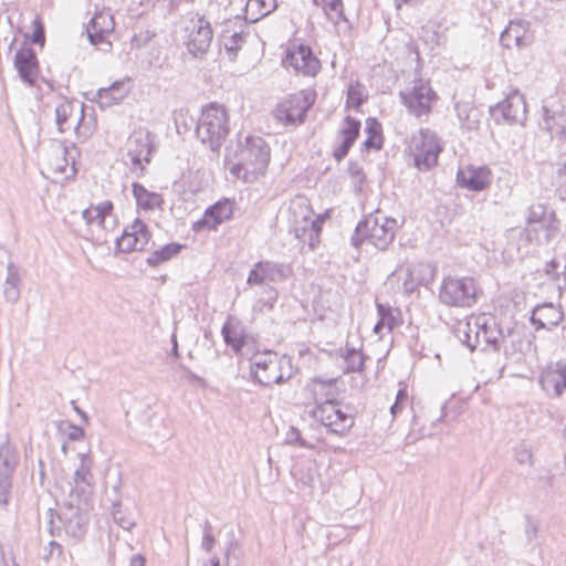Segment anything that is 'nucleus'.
<instances>
[{"mask_svg": "<svg viewBox=\"0 0 566 566\" xmlns=\"http://www.w3.org/2000/svg\"><path fill=\"white\" fill-rule=\"evenodd\" d=\"M13 66L24 84L31 87L35 86L40 66L35 51L28 45L27 41L15 52Z\"/></svg>", "mask_w": 566, "mask_h": 566, "instance_id": "f3484780", "label": "nucleus"}, {"mask_svg": "<svg viewBox=\"0 0 566 566\" xmlns=\"http://www.w3.org/2000/svg\"><path fill=\"white\" fill-rule=\"evenodd\" d=\"M323 1L325 3L324 11L328 18H331L329 12H334V13H336L337 21L338 20L347 21L345 13H344L343 0H323Z\"/></svg>", "mask_w": 566, "mask_h": 566, "instance_id": "603ef678", "label": "nucleus"}, {"mask_svg": "<svg viewBox=\"0 0 566 566\" xmlns=\"http://www.w3.org/2000/svg\"><path fill=\"white\" fill-rule=\"evenodd\" d=\"M442 151L437 136L429 129H421L420 137L413 139V165L419 170H430L438 164L439 154Z\"/></svg>", "mask_w": 566, "mask_h": 566, "instance_id": "f8f14e48", "label": "nucleus"}, {"mask_svg": "<svg viewBox=\"0 0 566 566\" xmlns=\"http://www.w3.org/2000/svg\"><path fill=\"white\" fill-rule=\"evenodd\" d=\"M87 39L91 44L95 46H101L103 51H109L112 49L111 41L107 40L111 32H104L101 29H91V27H86Z\"/></svg>", "mask_w": 566, "mask_h": 566, "instance_id": "a18cd8bd", "label": "nucleus"}, {"mask_svg": "<svg viewBox=\"0 0 566 566\" xmlns=\"http://www.w3.org/2000/svg\"><path fill=\"white\" fill-rule=\"evenodd\" d=\"M239 543L232 535L231 539L227 543L226 551H224V559L228 564L230 560V556L234 553V551L238 548Z\"/></svg>", "mask_w": 566, "mask_h": 566, "instance_id": "774afa93", "label": "nucleus"}, {"mask_svg": "<svg viewBox=\"0 0 566 566\" xmlns=\"http://www.w3.org/2000/svg\"><path fill=\"white\" fill-rule=\"evenodd\" d=\"M360 120L355 117L346 116L343 126L338 130V136L342 142L333 149V157L337 163H340L349 153L353 145L356 143L360 135Z\"/></svg>", "mask_w": 566, "mask_h": 566, "instance_id": "aec40b11", "label": "nucleus"}, {"mask_svg": "<svg viewBox=\"0 0 566 566\" xmlns=\"http://www.w3.org/2000/svg\"><path fill=\"white\" fill-rule=\"evenodd\" d=\"M133 196L137 206L143 210H154L165 203L163 196L158 192L147 190L142 184L134 182L132 186Z\"/></svg>", "mask_w": 566, "mask_h": 566, "instance_id": "c756f323", "label": "nucleus"}, {"mask_svg": "<svg viewBox=\"0 0 566 566\" xmlns=\"http://www.w3.org/2000/svg\"><path fill=\"white\" fill-rule=\"evenodd\" d=\"M188 52L196 59H203L208 53L212 39L213 30L206 15L196 13L192 15L186 27Z\"/></svg>", "mask_w": 566, "mask_h": 566, "instance_id": "9d476101", "label": "nucleus"}, {"mask_svg": "<svg viewBox=\"0 0 566 566\" xmlns=\"http://www.w3.org/2000/svg\"><path fill=\"white\" fill-rule=\"evenodd\" d=\"M195 132L198 139L208 145L211 151L219 153L230 132L226 108L217 103L208 104L196 120Z\"/></svg>", "mask_w": 566, "mask_h": 566, "instance_id": "20e7f679", "label": "nucleus"}, {"mask_svg": "<svg viewBox=\"0 0 566 566\" xmlns=\"http://www.w3.org/2000/svg\"><path fill=\"white\" fill-rule=\"evenodd\" d=\"M277 297L279 292L274 286L270 284L262 286L261 295L253 304V312L264 313L272 311L277 302Z\"/></svg>", "mask_w": 566, "mask_h": 566, "instance_id": "c9c22d12", "label": "nucleus"}, {"mask_svg": "<svg viewBox=\"0 0 566 566\" xmlns=\"http://www.w3.org/2000/svg\"><path fill=\"white\" fill-rule=\"evenodd\" d=\"M399 96L408 112L416 117L429 115L432 104L438 99L430 83L422 78L415 80L413 85L406 91H400Z\"/></svg>", "mask_w": 566, "mask_h": 566, "instance_id": "1a4fd4ad", "label": "nucleus"}, {"mask_svg": "<svg viewBox=\"0 0 566 566\" xmlns=\"http://www.w3.org/2000/svg\"><path fill=\"white\" fill-rule=\"evenodd\" d=\"M364 85L356 81L350 83L347 90L346 108H354L358 111L366 102L367 95L364 93Z\"/></svg>", "mask_w": 566, "mask_h": 566, "instance_id": "58836bf2", "label": "nucleus"}, {"mask_svg": "<svg viewBox=\"0 0 566 566\" xmlns=\"http://www.w3.org/2000/svg\"><path fill=\"white\" fill-rule=\"evenodd\" d=\"M189 122H190V124H188V123H187V117H186L182 113L178 114V115L175 117V123H176L177 132H178L179 134H181V133H182V132H181V128H180V127H181V125L184 126L185 132H187V130L191 129V127H192V125H193V124L196 125V122H195V119H193V118H191V117H190V118H189Z\"/></svg>", "mask_w": 566, "mask_h": 566, "instance_id": "052dcab7", "label": "nucleus"}, {"mask_svg": "<svg viewBox=\"0 0 566 566\" xmlns=\"http://www.w3.org/2000/svg\"><path fill=\"white\" fill-rule=\"evenodd\" d=\"M129 93L124 81H115L108 87H101L97 91L98 103L102 108L120 103Z\"/></svg>", "mask_w": 566, "mask_h": 566, "instance_id": "cd10ccee", "label": "nucleus"}, {"mask_svg": "<svg viewBox=\"0 0 566 566\" xmlns=\"http://www.w3.org/2000/svg\"><path fill=\"white\" fill-rule=\"evenodd\" d=\"M21 276L19 268L9 262L7 265V277L4 281L3 295L7 302L17 303L20 298Z\"/></svg>", "mask_w": 566, "mask_h": 566, "instance_id": "473e14b6", "label": "nucleus"}, {"mask_svg": "<svg viewBox=\"0 0 566 566\" xmlns=\"http://www.w3.org/2000/svg\"><path fill=\"white\" fill-rule=\"evenodd\" d=\"M92 478L90 467L82 462L75 470L74 485L71 488L69 495H77L80 501L87 502L93 492Z\"/></svg>", "mask_w": 566, "mask_h": 566, "instance_id": "bb28decb", "label": "nucleus"}, {"mask_svg": "<svg viewBox=\"0 0 566 566\" xmlns=\"http://www.w3.org/2000/svg\"><path fill=\"white\" fill-rule=\"evenodd\" d=\"M365 132L367 134V138L363 143V147L366 150H380L384 146V135L382 126L379 120L375 117H368L366 119Z\"/></svg>", "mask_w": 566, "mask_h": 566, "instance_id": "72a5a7b5", "label": "nucleus"}, {"mask_svg": "<svg viewBox=\"0 0 566 566\" xmlns=\"http://www.w3.org/2000/svg\"><path fill=\"white\" fill-rule=\"evenodd\" d=\"M557 191L566 200V161L556 171Z\"/></svg>", "mask_w": 566, "mask_h": 566, "instance_id": "864d4df0", "label": "nucleus"}, {"mask_svg": "<svg viewBox=\"0 0 566 566\" xmlns=\"http://www.w3.org/2000/svg\"><path fill=\"white\" fill-rule=\"evenodd\" d=\"M248 29L249 27L245 24V22H241L239 31L234 30L233 32H230L229 29H224L221 32L220 42L223 45L228 59L231 62L237 60L239 50L247 42V36L249 35Z\"/></svg>", "mask_w": 566, "mask_h": 566, "instance_id": "b1692460", "label": "nucleus"}, {"mask_svg": "<svg viewBox=\"0 0 566 566\" xmlns=\"http://www.w3.org/2000/svg\"><path fill=\"white\" fill-rule=\"evenodd\" d=\"M541 127L548 132L552 137H556L559 142H566V113L552 112L543 106V119Z\"/></svg>", "mask_w": 566, "mask_h": 566, "instance_id": "393cba45", "label": "nucleus"}, {"mask_svg": "<svg viewBox=\"0 0 566 566\" xmlns=\"http://www.w3.org/2000/svg\"><path fill=\"white\" fill-rule=\"evenodd\" d=\"M179 368L184 371V374L186 376V379L189 382L196 384V385H198L201 388H206L207 387L206 379L200 377L199 375L195 374L193 371H191L186 365L180 364Z\"/></svg>", "mask_w": 566, "mask_h": 566, "instance_id": "13d9d810", "label": "nucleus"}, {"mask_svg": "<svg viewBox=\"0 0 566 566\" xmlns=\"http://www.w3.org/2000/svg\"><path fill=\"white\" fill-rule=\"evenodd\" d=\"M87 27H91V29L96 28L97 30L101 29L104 32H113L114 31V20L113 15L108 12H96L93 18L90 20Z\"/></svg>", "mask_w": 566, "mask_h": 566, "instance_id": "c03bdc74", "label": "nucleus"}, {"mask_svg": "<svg viewBox=\"0 0 566 566\" xmlns=\"http://www.w3.org/2000/svg\"><path fill=\"white\" fill-rule=\"evenodd\" d=\"M398 229L397 220L386 217L377 210L365 216L356 226L350 243L359 249L364 243H369L379 251L388 250Z\"/></svg>", "mask_w": 566, "mask_h": 566, "instance_id": "f03ea898", "label": "nucleus"}, {"mask_svg": "<svg viewBox=\"0 0 566 566\" xmlns=\"http://www.w3.org/2000/svg\"><path fill=\"white\" fill-rule=\"evenodd\" d=\"M46 549H48V552H46V553L43 555V557H42V558H43L44 560H46V562H48L50 558H52V556H53L54 552H56V555H57V556L62 555V553H63V547H62V545H61V544H59V543H57V542H55V541H51V542L49 543V545H48V548H46Z\"/></svg>", "mask_w": 566, "mask_h": 566, "instance_id": "0e129e2a", "label": "nucleus"}, {"mask_svg": "<svg viewBox=\"0 0 566 566\" xmlns=\"http://www.w3.org/2000/svg\"><path fill=\"white\" fill-rule=\"evenodd\" d=\"M134 166H139L144 170L142 161L149 163L151 156V147L148 137L142 135L136 136L129 140L128 153Z\"/></svg>", "mask_w": 566, "mask_h": 566, "instance_id": "c85d7f7f", "label": "nucleus"}, {"mask_svg": "<svg viewBox=\"0 0 566 566\" xmlns=\"http://www.w3.org/2000/svg\"><path fill=\"white\" fill-rule=\"evenodd\" d=\"M19 457L9 437L0 444V505L7 506L12 489V475L17 469Z\"/></svg>", "mask_w": 566, "mask_h": 566, "instance_id": "ddd939ff", "label": "nucleus"}, {"mask_svg": "<svg viewBox=\"0 0 566 566\" xmlns=\"http://www.w3.org/2000/svg\"><path fill=\"white\" fill-rule=\"evenodd\" d=\"M285 441L287 444L298 446L301 448H314V446L303 439L301 431L296 427H291L286 432Z\"/></svg>", "mask_w": 566, "mask_h": 566, "instance_id": "8fccbe9b", "label": "nucleus"}, {"mask_svg": "<svg viewBox=\"0 0 566 566\" xmlns=\"http://www.w3.org/2000/svg\"><path fill=\"white\" fill-rule=\"evenodd\" d=\"M271 151L268 143L260 136H247L244 142H239L231 153L227 149L226 159L233 165L230 174L244 181H252L258 176L264 175L270 163Z\"/></svg>", "mask_w": 566, "mask_h": 566, "instance_id": "f257e3e1", "label": "nucleus"}, {"mask_svg": "<svg viewBox=\"0 0 566 566\" xmlns=\"http://www.w3.org/2000/svg\"><path fill=\"white\" fill-rule=\"evenodd\" d=\"M544 272L553 280H558L560 273L558 272V262L555 259L545 263Z\"/></svg>", "mask_w": 566, "mask_h": 566, "instance_id": "680f3d73", "label": "nucleus"}, {"mask_svg": "<svg viewBox=\"0 0 566 566\" xmlns=\"http://www.w3.org/2000/svg\"><path fill=\"white\" fill-rule=\"evenodd\" d=\"M114 209V205L111 200H105L96 206L91 205L88 208L82 211V218L86 224L91 226L97 223L98 227L105 229L106 217L111 216Z\"/></svg>", "mask_w": 566, "mask_h": 566, "instance_id": "2f4dec72", "label": "nucleus"}, {"mask_svg": "<svg viewBox=\"0 0 566 566\" xmlns=\"http://www.w3.org/2000/svg\"><path fill=\"white\" fill-rule=\"evenodd\" d=\"M233 206L234 202L230 199L223 198L218 200L205 210L202 218L192 224V230L195 232L217 230L221 223L232 218Z\"/></svg>", "mask_w": 566, "mask_h": 566, "instance_id": "a211bd4d", "label": "nucleus"}, {"mask_svg": "<svg viewBox=\"0 0 566 566\" xmlns=\"http://www.w3.org/2000/svg\"><path fill=\"white\" fill-rule=\"evenodd\" d=\"M475 325L472 326L470 322L460 323L457 328L458 338L464 344L471 352L475 350L480 343H475Z\"/></svg>", "mask_w": 566, "mask_h": 566, "instance_id": "79ce46f5", "label": "nucleus"}, {"mask_svg": "<svg viewBox=\"0 0 566 566\" xmlns=\"http://www.w3.org/2000/svg\"><path fill=\"white\" fill-rule=\"evenodd\" d=\"M314 102L313 94L300 91L280 102L272 114L276 120L284 125H300L305 122L307 112Z\"/></svg>", "mask_w": 566, "mask_h": 566, "instance_id": "6e6552de", "label": "nucleus"}, {"mask_svg": "<svg viewBox=\"0 0 566 566\" xmlns=\"http://www.w3.org/2000/svg\"><path fill=\"white\" fill-rule=\"evenodd\" d=\"M311 415L328 433L338 437L346 436L355 424L354 416L343 410L342 402L332 391L326 392L324 397L315 396V407Z\"/></svg>", "mask_w": 566, "mask_h": 566, "instance_id": "39448f33", "label": "nucleus"}, {"mask_svg": "<svg viewBox=\"0 0 566 566\" xmlns=\"http://www.w3.org/2000/svg\"><path fill=\"white\" fill-rule=\"evenodd\" d=\"M548 208L545 205L537 203L528 209L526 217L527 223H544L546 221Z\"/></svg>", "mask_w": 566, "mask_h": 566, "instance_id": "09e8293b", "label": "nucleus"}, {"mask_svg": "<svg viewBox=\"0 0 566 566\" xmlns=\"http://www.w3.org/2000/svg\"><path fill=\"white\" fill-rule=\"evenodd\" d=\"M251 376L263 387L273 384L282 385L290 380L294 374L292 357L280 355L273 350L255 353L250 359Z\"/></svg>", "mask_w": 566, "mask_h": 566, "instance_id": "7ed1b4c3", "label": "nucleus"}, {"mask_svg": "<svg viewBox=\"0 0 566 566\" xmlns=\"http://www.w3.org/2000/svg\"><path fill=\"white\" fill-rule=\"evenodd\" d=\"M147 243H143L137 237L129 235L128 230L125 229L122 237L116 240V247L120 252L129 253L132 251L145 250Z\"/></svg>", "mask_w": 566, "mask_h": 566, "instance_id": "a19ab883", "label": "nucleus"}, {"mask_svg": "<svg viewBox=\"0 0 566 566\" xmlns=\"http://www.w3.org/2000/svg\"><path fill=\"white\" fill-rule=\"evenodd\" d=\"M87 502L80 501L77 495H67L61 513L57 515L62 531L75 541L82 539L87 531Z\"/></svg>", "mask_w": 566, "mask_h": 566, "instance_id": "0eeeda50", "label": "nucleus"}, {"mask_svg": "<svg viewBox=\"0 0 566 566\" xmlns=\"http://www.w3.org/2000/svg\"><path fill=\"white\" fill-rule=\"evenodd\" d=\"M32 25L33 32L30 36L28 34L25 35L27 40H30L33 44L43 46L45 42V32L42 22L39 18H35L32 22Z\"/></svg>", "mask_w": 566, "mask_h": 566, "instance_id": "3c124183", "label": "nucleus"}, {"mask_svg": "<svg viewBox=\"0 0 566 566\" xmlns=\"http://www.w3.org/2000/svg\"><path fill=\"white\" fill-rule=\"evenodd\" d=\"M314 229L317 231V233H321V221L318 219L311 220L310 222L306 221V224L304 227H302L301 229L296 228L295 229V231H296L295 235L298 239H304L305 240L306 232H310V231H312Z\"/></svg>", "mask_w": 566, "mask_h": 566, "instance_id": "bf43d9fd", "label": "nucleus"}, {"mask_svg": "<svg viewBox=\"0 0 566 566\" xmlns=\"http://www.w3.org/2000/svg\"><path fill=\"white\" fill-rule=\"evenodd\" d=\"M74 111H76V105L72 102H63L55 108V122L60 133L65 132L64 125L72 117Z\"/></svg>", "mask_w": 566, "mask_h": 566, "instance_id": "37998d69", "label": "nucleus"}, {"mask_svg": "<svg viewBox=\"0 0 566 566\" xmlns=\"http://www.w3.org/2000/svg\"><path fill=\"white\" fill-rule=\"evenodd\" d=\"M564 318V312L553 303H543L532 311L531 324L538 329H548L557 326Z\"/></svg>", "mask_w": 566, "mask_h": 566, "instance_id": "5701e85b", "label": "nucleus"}, {"mask_svg": "<svg viewBox=\"0 0 566 566\" xmlns=\"http://www.w3.org/2000/svg\"><path fill=\"white\" fill-rule=\"evenodd\" d=\"M112 516H113L114 522L124 530L129 531L136 525V523L134 521L129 520L126 516L125 511L122 507V503H120L119 499H116L113 501Z\"/></svg>", "mask_w": 566, "mask_h": 566, "instance_id": "49530a36", "label": "nucleus"}, {"mask_svg": "<svg viewBox=\"0 0 566 566\" xmlns=\"http://www.w3.org/2000/svg\"><path fill=\"white\" fill-rule=\"evenodd\" d=\"M539 384L546 392L553 390L554 397H560L566 389V361L559 360L546 368L539 376Z\"/></svg>", "mask_w": 566, "mask_h": 566, "instance_id": "4be33fe9", "label": "nucleus"}, {"mask_svg": "<svg viewBox=\"0 0 566 566\" xmlns=\"http://www.w3.org/2000/svg\"><path fill=\"white\" fill-rule=\"evenodd\" d=\"M515 459L520 464H525V463H527L528 465L534 464L533 453L525 446H522L521 448L516 449Z\"/></svg>", "mask_w": 566, "mask_h": 566, "instance_id": "4d7b16f0", "label": "nucleus"}, {"mask_svg": "<svg viewBox=\"0 0 566 566\" xmlns=\"http://www.w3.org/2000/svg\"><path fill=\"white\" fill-rule=\"evenodd\" d=\"M48 515H49V522H48V531L49 533L52 535V536H61V533H62V524H59L56 525L55 524V517L57 518V515H60V513H57L54 509H49L48 510Z\"/></svg>", "mask_w": 566, "mask_h": 566, "instance_id": "6e6d98bb", "label": "nucleus"}, {"mask_svg": "<svg viewBox=\"0 0 566 566\" xmlns=\"http://www.w3.org/2000/svg\"><path fill=\"white\" fill-rule=\"evenodd\" d=\"M221 335L227 346H229L235 355L242 353L243 347L247 345V332L239 322L233 323L228 318L221 328Z\"/></svg>", "mask_w": 566, "mask_h": 566, "instance_id": "a878e982", "label": "nucleus"}, {"mask_svg": "<svg viewBox=\"0 0 566 566\" xmlns=\"http://www.w3.org/2000/svg\"><path fill=\"white\" fill-rule=\"evenodd\" d=\"M475 343L483 342L494 352H500L502 343H505V331L500 327L494 318H481L475 321Z\"/></svg>", "mask_w": 566, "mask_h": 566, "instance_id": "412c9836", "label": "nucleus"}, {"mask_svg": "<svg viewBox=\"0 0 566 566\" xmlns=\"http://www.w3.org/2000/svg\"><path fill=\"white\" fill-rule=\"evenodd\" d=\"M493 174L488 166L469 164L457 171V185L473 192L488 189L492 182Z\"/></svg>", "mask_w": 566, "mask_h": 566, "instance_id": "2eb2a0df", "label": "nucleus"}, {"mask_svg": "<svg viewBox=\"0 0 566 566\" xmlns=\"http://www.w3.org/2000/svg\"><path fill=\"white\" fill-rule=\"evenodd\" d=\"M127 230L129 235L137 237V239L143 243H148L150 240V232L148 231L146 223L139 218L135 219Z\"/></svg>", "mask_w": 566, "mask_h": 566, "instance_id": "de8ad7c7", "label": "nucleus"}, {"mask_svg": "<svg viewBox=\"0 0 566 566\" xmlns=\"http://www.w3.org/2000/svg\"><path fill=\"white\" fill-rule=\"evenodd\" d=\"M184 247V244L176 242L168 243L161 247L160 249L153 251L146 259V262L149 266L156 268L159 264L177 255L182 250Z\"/></svg>", "mask_w": 566, "mask_h": 566, "instance_id": "f704fd0d", "label": "nucleus"}, {"mask_svg": "<svg viewBox=\"0 0 566 566\" xmlns=\"http://www.w3.org/2000/svg\"><path fill=\"white\" fill-rule=\"evenodd\" d=\"M292 274L290 265L275 263L272 261H259L250 270L247 283L253 285H266V281L271 283L282 282Z\"/></svg>", "mask_w": 566, "mask_h": 566, "instance_id": "4468645a", "label": "nucleus"}, {"mask_svg": "<svg viewBox=\"0 0 566 566\" xmlns=\"http://www.w3.org/2000/svg\"><path fill=\"white\" fill-rule=\"evenodd\" d=\"M537 532H538L537 524L534 521H532V518L530 516H526L525 535L527 537V541L528 542L533 541L536 537Z\"/></svg>", "mask_w": 566, "mask_h": 566, "instance_id": "e2e57ef3", "label": "nucleus"}, {"mask_svg": "<svg viewBox=\"0 0 566 566\" xmlns=\"http://www.w3.org/2000/svg\"><path fill=\"white\" fill-rule=\"evenodd\" d=\"M307 235V244L310 250L314 251L316 247L319 243V233L314 229L310 232H306L305 237Z\"/></svg>", "mask_w": 566, "mask_h": 566, "instance_id": "338daca9", "label": "nucleus"}, {"mask_svg": "<svg viewBox=\"0 0 566 566\" xmlns=\"http://www.w3.org/2000/svg\"><path fill=\"white\" fill-rule=\"evenodd\" d=\"M478 283L472 276H447L443 279L439 300L452 307H471L478 301Z\"/></svg>", "mask_w": 566, "mask_h": 566, "instance_id": "423d86ee", "label": "nucleus"}, {"mask_svg": "<svg viewBox=\"0 0 566 566\" xmlns=\"http://www.w3.org/2000/svg\"><path fill=\"white\" fill-rule=\"evenodd\" d=\"M504 347V355L506 357H513L516 354H523L525 342L521 335L515 333L513 329L507 328L505 331V343H502ZM527 346H531V342H526Z\"/></svg>", "mask_w": 566, "mask_h": 566, "instance_id": "e433bc0d", "label": "nucleus"}, {"mask_svg": "<svg viewBox=\"0 0 566 566\" xmlns=\"http://www.w3.org/2000/svg\"><path fill=\"white\" fill-rule=\"evenodd\" d=\"M533 41L534 35L531 32V23L521 19L510 21L500 35V43L505 49H526Z\"/></svg>", "mask_w": 566, "mask_h": 566, "instance_id": "6ab92c4d", "label": "nucleus"}, {"mask_svg": "<svg viewBox=\"0 0 566 566\" xmlns=\"http://www.w3.org/2000/svg\"><path fill=\"white\" fill-rule=\"evenodd\" d=\"M70 431L67 433V437L72 441L80 440L84 437V429L81 426L76 424H69Z\"/></svg>", "mask_w": 566, "mask_h": 566, "instance_id": "69168bd1", "label": "nucleus"}, {"mask_svg": "<svg viewBox=\"0 0 566 566\" xmlns=\"http://www.w3.org/2000/svg\"><path fill=\"white\" fill-rule=\"evenodd\" d=\"M377 313L380 318V324H385L389 332L400 324V312L392 310L388 304L377 303Z\"/></svg>", "mask_w": 566, "mask_h": 566, "instance_id": "4c0bfd02", "label": "nucleus"}, {"mask_svg": "<svg viewBox=\"0 0 566 566\" xmlns=\"http://www.w3.org/2000/svg\"><path fill=\"white\" fill-rule=\"evenodd\" d=\"M67 145L66 142H60L55 149L52 150L51 166L55 172H66L69 165L67 158Z\"/></svg>", "mask_w": 566, "mask_h": 566, "instance_id": "ea45409f", "label": "nucleus"}, {"mask_svg": "<svg viewBox=\"0 0 566 566\" xmlns=\"http://www.w3.org/2000/svg\"><path fill=\"white\" fill-rule=\"evenodd\" d=\"M337 356L342 357L345 361L344 374L361 373L365 369V361L367 356L354 347L346 344L345 348L336 350Z\"/></svg>", "mask_w": 566, "mask_h": 566, "instance_id": "7c9ffc66", "label": "nucleus"}, {"mask_svg": "<svg viewBox=\"0 0 566 566\" xmlns=\"http://www.w3.org/2000/svg\"><path fill=\"white\" fill-rule=\"evenodd\" d=\"M283 64L292 66L296 73L306 76H315L321 70V62L314 55L308 45L300 44L295 49H289L283 59Z\"/></svg>", "mask_w": 566, "mask_h": 566, "instance_id": "dca6fc26", "label": "nucleus"}, {"mask_svg": "<svg viewBox=\"0 0 566 566\" xmlns=\"http://www.w3.org/2000/svg\"><path fill=\"white\" fill-rule=\"evenodd\" d=\"M490 114L496 124H521L526 120V101L523 94L514 91L505 99L494 106H490Z\"/></svg>", "mask_w": 566, "mask_h": 566, "instance_id": "9b49d317", "label": "nucleus"}, {"mask_svg": "<svg viewBox=\"0 0 566 566\" xmlns=\"http://www.w3.org/2000/svg\"><path fill=\"white\" fill-rule=\"evenodd\" d=\"M408 400V392L406 388H401L398 390L396 395V400L394 405L390 407V411L394 417H396L403 408L405 402Z\"/></svg>", "mask_w": 566, "mask_h": 566, "instance_id": "5fc2aeb1", "label": "nucleus"}]
</instances>
